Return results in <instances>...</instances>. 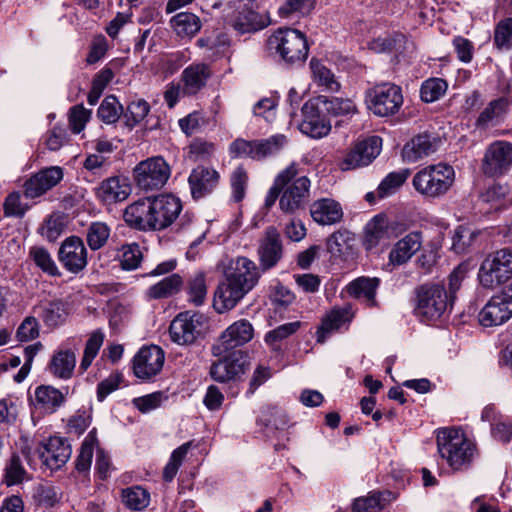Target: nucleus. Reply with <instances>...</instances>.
<instances>
[{"mask_svg":"<svg viewBox=\"0 0 512 512\" xmlns=\"http://www.w3.org/2000/svg\"><path fill=\"white\" fill-rule=\"evenodd\" d=\"M260 277L256 264L238 257L232 272L221 282L215 292L214 307L219 313L232 309L257 284Z\"/></svg>","mask_w":512,"mask_h":512,"instance_id":"1","label":"nucleus"},{"mask_svg":"<svg viewBox=\"0 0 512 512\" xmlns=\"http://www.w3.org/2000/svg\"><path fill=\"white\" fill-rule=\"evenodd\" d=\"M454 181V168L440 162L417 171L412 178V186L424 199L436 200L449 192Z\"/></svg>","mask_w":512,"mask_h":512,"instance_id":"2","label":"nucleus"},{"mask_svg":"<svg viewBox=\"0 0 512 512\" xmlns=\"http://www.w3.org/2000/svg\"><path fill=\"white\" fill-rule=\"evenodd\" d=\"M437 449L453 470H462L470 466L475 445L458 429L442 428L437 432Z\"/></svg>","mask_w":512,"mask_h":512,"instance_id":"3","label":"nucleus"},{"mask_svg":"<svg viewBox=\"0 0 512 512\" xmlns=\"http://www.w3.org/2000/svg\"><path fill=\"white\" fill-rule=\"evenodd\" d=\"M267 48L288 64L303 62L309 52L305 34L293 28L277 29L268 37Z\"/></svg>","mask_w":512,"mask_h":512,"instance_id":"4","label":"nucleus"},{"mask_svg":"<svg viewBox=\"0 0 512 512\" xmlns=\"http://www.w3.org/2000/svg\"><path fill=\"white\" fill-rule=\"evenodd\" d=\"M416 294L415 313L424 322L440 319L454 303L441 284H424L417 289Z\"/></svg>","mask_w":512,"mask_h":512,"instance_id":"5","label":"nucleus"},{"mask_svg":"<svg viewBox=\"0 0 512 512\" xmlns=\"http://www.w3.org/2000/svg\"><path fill=\"white\" fill-rule=\"evenodd\" d=\"M511 277L512 252L508 248L487 255L478 271V280L484 288L493 289Z\"/></svg>","mask_w":512,"mask_h":512,"instance_id":"6","label":"nucleus"},{"mask_svg":"<svg viewBox=\"0 0 512 512\" xmlns=\"http://www.w3.org/2000/svg\"><path fill=\"white\" fill-rule=\"evenodd\" d=\"M134 181L140 190H160L171 176V167L162 156L140 161L133 169Z\"/></svg>","mask_w":512,"mask_h":512,"instance_id":"7","label":"nucleus"},{"mask_svg":"<svg viewBox=\"0 0 512 512\" xmlns=\"http://www.w3.org/2000/svg\"><path fill=\"white\" fill-rule=\"evenodd\" d=\"M287 144L283 134H276L266 139L245 140L238 138L229 147L233 157H249L253 160H263L278 154Z\"/></svg>","mask_w":512,"mask_h":512,"instance_id":"8","label":"nucleus"},{"mask_svg":"<svg viewBox=\"0 0 512 512\" xmlns=\"http://www.w3.org/2000/svg\"><path fill=\"white\" fill-rule=\"evenodd\" d=\"M403 104L399 86L384 83L375 86L368 93V108L376 116L388 117L396 114Z\"/></svg>","mask_w":512,"mask_h":512,"instance_id":"9","label":"nucleus"},{"mask_svg":"<svg viewBox=\"0 0 512 512\" xmlns=\"http://www.w3.org/2000/svg\"><path fill=\"white\" fill-rule=\"evenodd\" d=\"M406 229V225L400 221L390 220L382 214L376 215L365 226L363 245L366 250H372L398 237Z\"/></svg>","mask_w":512,"mask_h":512,"instance_id":"10","label":"nucleus"},{"mask_svg":"<svg viewBox=\"0 0 512 512\" xmlns=\"http://www.w3.org/2000/svg\"><path fill=\"white\" fill-rule=\"evenodd\" d=\"M205 320V316L197 312L179 313L169 326L171 341L178 345L193 344L201 334Z\"/></svg>","mask_w":512,"mask_h":512,"instance_id":"11","label":"nucleus"},{"mask_svg":"<svg viewBox=\"0 0 512 512\" xmlns=\"http://www.w3.org/2000/svg\"><path fill=\"white\" fill-rule=\"evenodd\" d=\"M79 337H69L53 353L49 364V373L61 380L72 378L76 367V352L80 346Z\"/></svg>","mask_w":512,"mask_h":512,"instance_id":"12","label":"nucleus"},{"mask_svg":"<svg viewBox=\"0 0 512 512\" xmlns=\"http://www.w3.org/2000/svg\"><path fill=\"white\" fill-rule=\"evenodd\" d=\"M512 317V283L493 296L479 312V322L484 327L498 326Z\"/></svg>","mask_w":512,"mask_h":512,"instance_id":"13","label":"nucleus"},{"mask_svg":"<svg viewBox=\"0 0 512 512\" xmlns=\"http://www.w3.org/2000/svg\"><path fill=\"white\" fill-rule=\"evenodd\" d=\"M512 167V143L494 141L484 154L482 160L483 173L489 177H499L507 174Z\"/></svg>","mask_w":512,"mask_h":512,"instance_id":"14","label":"nucleus"},{"mask_svg":"<svg viewBox=\"0 0 512 512\" xmlns=\"http://www.w3.org/2000/svg\"><path fill=\"white\" fill-rule=\"evenodd\" d=\"M311 181L307 176H296L281 192L279 208L285 214H294L305 208L310 197Z\"/></svg>","mask_w":512,"mask_h":512,"instance_id":"15","label":"nucleus"},{"mask_svg":"<svg viewBox=\"0 0 512 512\" xmlns=\"http://www.w3.org/2000/svg\"><path fill=\"white\" fill-rule=\"evenodd\" d=\"M165 352L156 345L142 347L133 358V373L144 381L157 376L163 368Z\"/></svg>","mask_w":512,"mask_h":512,"instance_id":"16","label":"nucleus"},{"mask_svg":"<svg viewBox=\"0 0 512 512\" xmlns=\"http://www.w3.org/2000/svg\"><path fill=\"white\" fill-rule=\"evenodd\" d=\"M58 260L72 274L83 271L88 264V252L83 240L78 236L67 237L60 245Z\"/></svg>","mask_w":512,"mask_h":512,"instance_id":"17","label":"nucleus"},{"mask_svg":"<svg viewBox=\"0 0 512 512\" xmlns=\"http://www.w3.org/2000/svg\"><path fill=\"white\" fill-rule=\"evenodd\" d=\"M382 140L372 136L356 143L340 164L342 170H352L369 165L380 153Z\"/></svg>","mask_w":512,"mask_h":512,"instance_id":"18","label":"nucleus"},{"mask_svg":"<svg viewBox=\"0 0 512 512\" xmlns=\"http://www.w3.org/2000/svg\"><path fill=\"white\" fill-rule=\"evenodd\" d=\"M150 201L155 231L169 227L178 218L182 210L180 199L171 194L150 197Z\"/></svg>","mask_w":512,"mask_h":512,"instance_id":"19","label":"nucleus"},{"mask_svg":"<svg viewBox=\"0 0 512 512\" xmlns=\"http://www.w3.org/2000/svg\"><path fill=\"white\" fill-rule=\"evenodd\" d=\"M247 364V356L236 351L213 362L209 374L216 382L227 383L240 378L245 373Z\"/></svg>","mask_w":512,"mask_h":512,"instance_id":"20","label":"nucleus"},{"mask_svg":"<svg viewBox=\"0 0 512 512\" xmlns=\"http://www.w3.org/2000/svg\"><path fill=\"white\" fill-rule=\"evenodd\" d=\"M318 105L317 99L307 101L302 107V121L299 124L303 134L315 139L327 136L331 130L330 122L320 114Z\"/></svg>","mask_w":512,"mask_h":512,"instance_id":"21","label":"nucleus"},{"mask_svg":"<svg viewBox=\"0 0 512 512\" xmlns=\"http://www.w3.org/2000/svg\"><path fill=\"white\" fill-rule=\"evenodd\" d=\"M37 453L43 465L51 470H58L66 464L71 457L70 444L61 437H50L46 443L41 444Z\"/></svg>","mask_w":512,"mask_h":512,"instance_id":"22","label":"nucleus"},{"mask_svg":"<svg viewBox=\"0 0 512 512\" xmlns=\"http://www.w3.org/2000/svg\"><path fill=\"white\" fill-rule=\"evenodd\" d=\"M259 262L262 270L275 267L283 256V244L280 233L275 227H268L258 248Z\"/></svg>","mask_w":512,"mask_h":512,"instance_id":"23","label":"nucleus"},{"mask_svg":"<svg viewBox=\"0 0 512 512\" xmlns=\"http://www.w3.org/2000/svg\"><path fill=\"white\" fill-rule=\"evenodd\" d=\"M63 179V169L52 166L31 176L24 184V195L27 198H37L56 186Z\"/></svg>","mask_w":512,"mask_h":512,"instance_id":"24","label":"nucleus"},{"mask_svg":"<svg viewBox=\"0 0 512 512\" xmlns=\"http://www.w3.org/2000/svg\"><path fill=\"white\" fill-rule=\"evenodd\" d=\"M123 217L132 228L142 231H155L150 197L139 199L127 206Z\"/></svg>","mask_w":512,"mask_h":512,"instance_id":"25","label":"nucleus"},{"mask_svg":"<svg viewBox=\"0 0 512 512\" xmlns=\"http://www.w3.org/2000/svg\"><path fill=\"white\" fill-rule=\"evenodd\" d=\"M219 179L220 175L215 169L197 166L188 178L192 197L194 199L205 197L217 187Z\"/></svg>","mask_w":512,"mask_h":512,"instance_id":"26","label":"nucleus"},{"mask_svg":"<svg viewBox=\"0 0 512 512\" xmlns=\"http://www.w3.org/2000/svg\"><path fill=\"white\" fill-rule=\"evenodd\" d=\"M132 188L127 178L113 176L103 180L96 189L98 199L104 204H114L126 200Z\"/></svg>","mask_w":512,"mask_h":512,"instance_id":"27","label":"nucleus"},{"mask_svg":"<svg viewBox=\"0 0 512 512\" xmlns=\"http://www.w3.org/2000/svg\"><path fill=\"white\" fill-rule=\"evenodd\" d=\"M310 215L320 225H334L342 221L344 213L335 199L321 198L311 204Z\"/></svg>","mask_w":512,"mask_h":512,"instance_id":"28","label":"nucleus"},{"mask_svg":"<svg viewBox=\"0 0 512 512\" xmlns=\"http://www.w3.org/2000/svg\"><path fill=\"white\" fill-rule=\"evenodd\" d=\"M254 336L252 324L246 319H240L228 326L220 336V342L225 351L231 350L250 342Z\"/></svg>","mask_w":512,"mask_h":512,"instance_id":"29","label":"nucleus"},{"mask_svg":"<svg viewBox=\"0 0 512 512\" xmlns=\"http://www.w3.org/2000/svg\"><path fill=\"white\" fill-rule=\"evenodd\" d=\"M212 72L210 67L204 63H195L186 67L181 74L182 93L185 95H195L203 89Z\"/></svg>","mask_w":512,"mask_h":512,"instance_id":"30","label":"nucleus"},{"mask_svg":"<svg viewBox=\"0 0 512 512\" xmlns=\"http://www.w3.org/2000/svg\"><path fill=\"white\" fill-rule=\"evenodd\" d=\"M440 141L430 134H419L405 144L402 155L408 162H416L435 153Z\"/></svg>","mask_w":512,"mask_h":512,"instance_id":"31","label":"nucleus"},{"mask_svg":"<svg viewBox=\"0 0 512 512\" xmlns=\"http://www.w3.org/2000/svg\"><path fill=\"white\" fill-rule=\"evenodd\" d=\"M354 316L351 306L335 307L322 319L317 330V341L324 343L330 333L338 331L344 324L349 323Z\"/></svg>","mask_w":512,"mask_h":512,"instance_id":"32","label":"nucleus"},{"mask_svg":"<svg viewBox=\"0 0 512 512\" xmlns=\"http://www.w3.org/2000/svg\"><path fill=\"white\" fill-rule=\"evenodd\" d=\"M422 245L421 232L414 231L400 239L389 253V260L393 265L406 263Z\"/></svg>","mask_w":512,"mask_h":512,"instance_id":"33","label":"nucleus"},{"mask_svg":"<svg viewBox=\"0 0 512 512\" xmlns=\"http://www.w3.org/2000/svg\"><path fill=\"white\" fill-rule=\"evenodd\" d=\"M66 395L50 385H41L35 389L34 405L45 413H54L65 402Z\"/></svg>","mask_w":512,"mask_h":512,"instance_id":"34","label":"nucleus"},{"mask_svg":"<svg viewBox=\"0 0 512 512\" xmlns=\"http://www.w3.org/2000/svg\"><path fill=\"white\" fill-rule=\"evenodd\" d=\"M229 22L241 34L254 32L261 28L258 14L246 4L241 3L236 7Z\"/></svg>","mask_w":512,"mask_h":512,"instance_id":"35","label":"nucleus"},{"mask_svg":"<svg viewBox=\"0 0 512 512\" xmlns=\"http://www.w3.org/2000/svg\"><path fill=\"white\" fill-rule=\"evenodd\" d=\"M34 313L38 314L44 324L55 328L62 325L68 315L65 303L61 300H53L34 307Z\"/></svg>","mask_w":512,"mask_h":512,"instance_id":"36","label":"nucleus"},{"mask_svg":"<svg viewBox=\"0 0 512 512\" xmlns=\"http://www.w3.org/2000/svg\"><path fill=\"white\" fill-rule=\"evenodd\" d=\"M300 174L299 164L290 163L285 169L281 170L274 178L273 184L265 197V207L271 208L276 200L281 196V192L286 184H289L297 175Z\"/></svg>","mask_w":512,"mask_h":512,"instance_id":"37","label":"nucleus"},{"mask_svg":"<svg viewBox=\"0 0 512 512\" xmlns=\"http://www.w3.org/2000/svg\"><path fill=\"white\" fill-rule=\"evenodd\" d=\"M378 278L360 277L349 283L346 287L347 293L357 299H364L370 306L376 304L375 295L379 286Z\"/></svg>","mask_w":512,"mask_h":512,"instance_id":"38","label":"nucleus"},{"mask_svg":"<svg viewBox=\"0 0 512 512\" xmlns=\"http://www.w3.org/2000/svg\"><path fill=\"white\" fill-rule=\"evenodd\" d=\"M182 285V277L175 273L150 286L146 294L150 299L168 298L179 292Z\"/></svg>","mask_w":512,"mask_h":512,"instance_id":"39","label":"nucleus"},{"mask_svg":"<svg viewBox=\"0 0 512 512\" xmlns=\"http://www.w3.org/2000/svg\"><path fill=\"white\" fill-rule=\"evenodd\" d=\"M170 24L180 37H192L199 32L201 21L198 16L189 12H180L173 16Z\"/></svg>","mask_w":512,"mask_h":512,"instance_id":"40","label":"nucleus"},{"mask_svg":"<svg viewBox=\"0 0 512 512\" xmlns=\"http://www.w3.org/2000/svg\"><path fill=\"white\" fill-rule=\"evenodd\" d=\"M111 229L107 223L95 221L86 230V242L92 251L101 249L110 238Z\"/></svg>","mask_w":512,"mask_h":512,"instance_id":"41","label":"nucleus"},{"mask_svg":"<svg viewBox=\"0 0 512 512\" xmlns=\"http://www.w3.org/2000/svg\"><path fill=\"white\" fill-rule=\"evenodd\" d=\"M310 68L315 82L331 92L339 90L340 84L334 74L321 61L314 58L311 59Z\"/></svg>","mask_w":512,"mask_h":512,"instance_id":"42","label":"nucleus"},{"mask_svg":"<svg viewBox=\"0 0 512 512\" xmlns=\"http://www.w3.org/2000/svg\"><path fill=\"white\" fill-rule=\"evenodd\" d=\"M104 338L105 335L101 330H95L89 335L79 367L82 372H85L91 366L103 345Z\"/></svg>","mask_w":512,"mask_h":512,"instance_id":"43","label":"nucleus"},{"mask_svg":"<svg viewBox=\"0 0 512 512\" xmlns=\"http://www.w3.org/2000/svg\"><path fill=\"white\" fill-rule=\"evenodd\" d=\"M479 232L465 225L455 228L452 236V250L455 253H465L475 242Z\"/></svg>","mask_w":512,"mask_h":512,"instance_id":"44","label":"nucleus"},{"mask_svg":"<svg viewBox=\"0 0 512 512\" xmlns=\"http://www.w3.org/2000/svg\"><path fill=\"white\" fill-rule=\"evenodd\" d=\"M29 479L22 461L17 454H12L4 468V482L7 486H13Z\"/></svg>","mask_w":512,"mask_h":512,"instance_id":"45","label":"nucleus"},{"mask_svg":"<svg viewBox=\"0 0 512 512\" xmlns=\"http://www.w3.org/2000/svg\"><path fill=\"white\" fill-rule=\"evenodd\" d=\"M317 102L322 103L325 111L334 116L350 115L356 112V106L350 99L319 96Z\"/></svg>","mask_w":512,"mask_h":512,"instance_id":"46","label":"nucleus"},{"mask_svg":"<svg viewBox=\"0 0 512 512\" xmlns=\"http://www.w3.org/2000/svg\"><path fill=\"white\" fill-rule=\"evenodd\" d=\"M409 169H402L389 173L378 186V195L381 198L394 194L407 180Z\"/></svg>","mask_w":512,"mask_h":512,"instance_id":"47","label":"nucleus"},{"mask_svg":"<svg viewBox=\"0 0 512 512\" xmlns=\"http://www.w3.org/2000/svg\"><path fill=\"white\" fill-rule=\"evenodd\" d=\"M122 501L129 509L140 511L149 505L150 495L145 489L134 486L123 490Z\"/></svg>","mask_w":512,"mask_h":512,"instance_id":"48","label":"nucleus"},{"mask_svg":"<svg viewBox=\"0 0 512 512\" xmlns=\"http://www.w3.org/2000/svg\"><path fill=\"white\" fill-rule=\"evenodd\" d=\"M448 84L442 78H429L425 80L420 88L421 99L426 103L439 100L447 91Z\"/></svg>","mask_w":512,"mask_h":512,"instance_id":"49","label":"nucleus"},{"mask_svg":"<svg viewBox=\"0 0 512 512\" xmlns=\"http://www.w3.org/2000/svg\"><path fill=\"white\" fill-rule=\"evenodd\" d=\"M193 442L188 441L178 448H176L170 456L168 463L165 465L163 470V478L165 481H172V479L176 476L183 460L185 459L187 453L192 448Z\"/></svg>","mask_w":512,"mask_h":512,"instance_id":"50","label":"nucleus"},{"mask_svg":"<svg viewBox=\"0 0 512 512\" xmlns=\"http://www.w3.org/2000/svg\"><path fill=\"white\" fill-rule=\"evenodd\" d=\"M493 42L499 51L512 49V18H505L497 23L494 29Z\"/></svg>","mask_w":512,"mask_h":512,"instance_id":"51","label":"nucleus"},{"mask_svg":"<svg viewBox=\"0 0 512 512\" xmlns=\"http://www.w3.org/2000/svg\"><path fill=\"white\" fill-rule=\"evenodd\" d=\"M34 263L50 276H60V271L47 249L34 246L29 251Z\"/></svg>","mask_w":512,"mask_h":512,"instance_id":"52","label":"nucleus"},{"mask_svg":"<svg viewBox=\"0 0 512 512\" xmlns=\"http://www.w3.org/2000/svg\"><path fill=\"white\" fill-rule=\"evenodd\" d=\"M96 442H97V439H96V435H95L94 431H90L88 433V435L85 437V439L81 445L79 454L76 458L75 465H76V469L79 472H85V471L89 470L91 463H92L93 451H94V446H95Z\"/></svg>","mask_w":512,"mask_h":512,"instance_id":"53","label":"nucleus"},{"mask_svg":"<svg viewBox=\"0 0 512 512\" xmlns=\"http://www.w3.org/2000/svg\"><path fill=\"white\" fill-rule=\"evenodd\" d=\"M301 327V323L299 321L285 323L276 327L275 329L269 331L265 335V342L269 345L273 350L278 349V343L288 338L289 336L295 334L299 328Z\"/></svg>","mask_w":512,"mask_h":512,"instance_id":"54","label":"nucleus"},{"mask_svg":"<svg viewBox=\"0 0 512 512\" xmlns=\"http://www.w3.org/2000/svg\"><path fill=\"white\" fill-rule=\"evenodd\" d=\"M123 112L122 105L113 95L107 96L100 104L97 115L107 124L115 123Z\"/></svg>","mask_w":512,"mask_h":512,"instance_id":"55","label":"nucleus"},{"mask_svg":"<svg viewBox=\"0 0 512 512\" xmlns=\"http://www.w3.org/2000/svg\"><path fill=\"white\" fill-rule=\"evenodd\" d=\"M509 99L501 97L491 101L487 107L480 113L477 124L487 126L492 120L501 116L510 106Z\"/></svg>","mask_w":512,"mask_h":512,"instance_id":"56","label":"nucleus"},{"mask_svg":"<svg viewBox=\"0 0 512 512\" xmlns=\"http://www.w3.org/2000/svg\"><path fill=\"white\" fill-rule=\"evenodd\" d=\"M311 9L310 0H286L278 9L282 19L293 20L307 14Z\"/></svg>","mask_w":512,"mask_h":512,"instance_id":"57","label":"nucleus"},{"mask_svg":"<svg viewBox=\"0 0 512 512\" xmlns=\"http://www.w3.org/2000/svg\"><path fill=\"white\" fill-rule=\"evenodd\" d=\"M187 294L188 300L192 304L199 306L204 303L207 295V287L204 274L197 273L188 281Z\"/></svg>","mask_w":512,"mask_h":512,"instance_id":"58","label":"nucleus"},{"mask_svg":"<svg viewBox=\"0 0 512 512\" xmlns=\"http://www.w3.org/2000/svg\"><path fill=\"white\" fill-rule=\"evenodd\" d=\"M150 106L145 100H137L131 102L124 112L125 124L129 128H133L140 123L149 113Z\"/></svg>","mask_w":512,"mask_h":512,"instance_id":"59","label":"nucleus"},{"mask_svg":"<svg viewBox=\"0 0 512 512\" xmlns=\"http://www.w3.org/2000/svg\"><path fill=\"white\" fill-rule=\"evenodd\" d=\"M120 251V263L124 270H134L139 267L143 255L137 243L125 244Z\"/></svg>","mask_w":512,"mask_h":512,"instance_id":"60","label":"nucleus"},{"mask_svg":"<svg viewBox=\"0 0 512 512\" xmlns=\"http://www.w3.org/2000/svg\"><path fill=\"white\" fill-rule=\"evenodd\" d=\"M406 41L402 33H393L391 35L380 36L370 43V49L377 52H390L398 49Z\"/></svg>","mask_w":512,"mask_h":512,"instance_id":"61","label":"nucleus"},{"mask_svg":"<svg viewBox=\"0 0 512 512\" xmlns=\"http://www.w3.org/2000/svg\"><path fill=\"white\" fill-rule=\"evenodd\" d=\"M260 421L263 422L268 429L273 430H281L288 423L285 412L276 407H268L265 409Z\"/></svg>","mask_w":512,"mask_h":512,"instance_id":"62","label":"nucleus"},{"mask_svg":"<svg viewBox=\"0 0 512 512\" xmlns=\"http://www.w3.org/2000/svg\"><path fill=\"white\" fill-rule=\"evenodd\" d=\"M167 396L163 392H154L133 399V405L142 413H149L161 406Z\"/></svg>","mask_w":512,"mask_h":512,"instance_id":"63","label":"nucleus"},{"mask_svg":"<svg viewBox=\"0 0 512 512\" xmlns=\"http://www.w3.org/2000/svg\"><path fill=\"white\" fill-rule=\"evenodd\" d=\"M232 188V198L235 202H240L245 197L248 176L243 167H237L230 178Z\"/></svg>","mask_w":512,"mask_h":512,"instance_id":"64","label":"nucleus"}]
</instances>
